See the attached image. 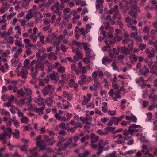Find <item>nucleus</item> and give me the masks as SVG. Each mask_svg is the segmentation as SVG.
Returning <instances> with one entry per match:
<instances>
[{
    "mask_svg": "<svg viewBox=\"0 0 157 157\" xmlns=\"http://www.w3.org/2000/svg\"><path fill=\"white\" fill-rule=\"evenodd\" d=\"M54 98L53 97L51 96V97L47 98L45 100V103L50 106H51L52 105L54 102V101L52 100V99Z\"/></svg>",
    "mask_w": 157,
    "mask_h": 157,
    "instance_id": "obj_21",
    "label": "nucleus"
},
{
    "mask_svg": "<svg viewBox=\"0 0 157 157\" xmlns=\"http://www.w3.org/2000/svg\"><path fill=\"white\" fill-rule=\"evenodd\" d=\"M122 18V17L121 14L119 13L118 12H117L116 13H115L114 14V15L113 16V18L114 19H115L116 18H117L119 20L121 19Z\"/></svg>",
    "mask_w": 157,
    "mask_h": 157,
    "instance_id": "obj_36",
    "label": "nucleus"
},
{
    "mask_svg": "<svg viewBox=\"0 0 157 157\" xmlns=\"http://www.w3.org/2000/svg\"><path fill=\"white\" fill-rule=\"evenodd\" d=\"M82 45L84 48V49L85 51L86 55L88 58H90L91 56L90 55V52L92 50L90 48L88 47L87 45L85 43L82 42Z\"/></svg>",
    "mask_w": 157,
    "mask_h": 157,
    "instance_id": "obj_10",
    "label": "nucleus"
},
{
    "mask_svg": "<svg viewBox=\"0 0 157 157\" xmlns=\"http://www.w3.org/2000/svg\"><path fill=\"white\" fill-rule=\"evenodd\" d=\"M47 77L49 78L50 79L55 83H57L59 79L58 73L54 71H52L51 73L48 75Z\"/></svg>",
    "mask_w": 157,
    "mask_h": 157,
    "instance_id": "obj_6",
    "label": "nucleus"
},
{
    "mask_svg": "<svg viewBox=\"0 0 157 157\" xmlns=\"http://www.w3.org/2000/svg\"><path fill=\"white\" fill-rule=\"evenodd\" d=\"M112 61V59H109L106 57H104L102 59V64L106 66L107 64V62L110 63Z\"/></svg>",
    "mask_w": 157,
    "mask_h": 157,
    "instance_id": "obj_22",
    "label": "nucleus"
},
{
    "mask_svg": "<svg viewBox=\"0 0 157 157\" xmlns=\"http://www.w3.org/2000/svg\"><path fill=\"white\" fill-rule=\"evenodd\" d=\"M87 75H81L79 77L80 80L78 81V83L81 85L87 83L86 77Z\"/></svg>",
    "mask_w": 157,
    "mask_h": 157,
    "instance_id": "obj_13",
    "label": "nucleus"
},
{
    "mask_svg": "<svg viewBox=\"0 0 157 157\" xmlns=\"http://www.w3.org/2000/svg\"><path fill=\"white\" fill-rule=\"evenodd\" d=\"M98 145V149H103L104 145L103 144V141L102 140L100 139L99 140Z\"/></svg>",
    "mask_w": 157,
    "mask_h": 157,
    "instance_id": "obj_42",
    "label": "nucleus"
},
{
    "mask_svg": "<svg viewBox=\"0 0 157 157\" xmlns=\"http://www.w3.org/2000/svg\"><path fill=\"white\" fill-rule=\"evenodd\" d=\"M149 73V70L147 68L146 66L144 67L139 70V73L140 75L145 76H147Z\"/></svg>",
    "mask_w": 157,
    "mask_h": 157,
    "instance_id": "obj_12",
    "label": "nucleus"
},
{
    "mask_svg": "<svg viewBox=\"0 0 157 157\" xmlns=\"http://www.w3.org/2000/svg\"><path fill=\"white\" fill-rule=\"evenodd\" d=\"M116 111L115 110L111 111L110 110H109L108 114L112 116H113L116 115Z\"/></svg>",
    "mask_w": 157,
    "mask_h": 157,
    "instance_id": "obj_61",
    "label": "nucleus"
},
{
    "mask_svg": "<svg viewBox=\"0 0 157 157\" xmlns=\"http://www.w3.org/2000/svg\"><path fill=\"white\" fill-rule=\"evenodd\" d=\"M54 88L51 85H48L45 87L43 89L42 92L43 94L45 96L50 93L52 94L53 92Z\"/></svg>",
    "mask_w": 157,
    "mask_h": 157,
    "instance_id": "obj_7",
    "label": "nucleus"
},
{
    "mask_svg": "<svg viewBox=\"0 0 157 157\" xmlns=\"http://www.w3.org/2000/svg\"><path fill=\"white\" fill-rule=\"evenodd\" d=\"M131 8V9L129 12V13L132 16V18H136L137 16V12H140L139 8L137 6V2L136 0L132 2Z\"/></svg>",
    "mask_w": 157,
    "mask_h": 157,
    "instance_id": "obj_1",
    "label": "nucleus"
},
{
    "mask_svg": "<svg viewBox=\"0 0 157 157\" xmlns=\"http://www.w3.org/2000/svg\"><path fill=\"white\" fill-rule=\"evenodd\" d=\"M46 62L47 63L46 66L48 68V69L47 70V73H49L51 70L53 68L52 65V64L48 63L47 61H46Z\"/></svg>",
    "mask_w": 157,
    "mask_h": 157,
    "instance_id": "obj_30",
    "label": "nucleus"
},
{
    "mask_svg": "<svg viewBox=\"0 0 157 157\" xmlns=\"http://www.w3.org/2000/svg\"><path fill=\"white\" fill-rule=\"evenodd\" d=\"M123 135L125 136L124 137V140L131 138L133 134L128 128V130H125L123 131Z\"/></svg>",
    "mask_w": 157,
    "mask_h": 157,
    "instance_id": "obj_11",
    "label": "nucleus"
},
{
    "mask_svg": "<svg viewBox=\"0 0 157 157\" xmlns=\"http://www.w3.org/2000/svg\"><path fill=\"white\" fill-rule=\"evenodd\" d=\"M51 23V21L50 19H44L43 24L45 25H50V23Z\"/></svg>",
    "mask_w": 157,
    "mask_h": 157,
    "instance_id": "obj_54",
    "label": "nucleus"
},
{
    "mask_svg": "<svg viewBox=\"0 0 157 157\" xmlns=\"http://www.w3.org/2000/svg\"><path fill=\"white\" fill-rule=\"evenodd\" d=\"M145 52L147 58H150L154 57L155 56V54L152 52L148 48H146L145 50Z\"/></svg>",
    "mask_w": 157,
    "mask_h": 157,
    "instance_id": "obj_18",
    "label": "nucleus"
},
{
    "mask_svg": "<svg viewBox=\"0 0 157 157\" xmlns=\"http://www.w3.org/2000/svg\"><path fill=\"white\" fill-rule=\"evenodd\" d=\"M26 94L28 95H30L32 94V91L30 89L25 88V89Z\"/></svg>",
    "mask_w": 157,
    "mask_h": 157,
    "instance_id": "obj_60",
    "label": "nucleus"
},
{
    "mask_svg": "<svg viewBox=\"0 0 157 157\" xmlns=\"http://www.w3.org/2000/svg\"><path fill=\"white\" fill-rule=\"evenodd\" d=\"M48 56V54L46 53H44L42 56H41L40 55V56H36V57L38 58V61L40 60V61H43L46 59Z\"/></svg>",
    "mask_w": 157,
    "mask_h": 157,
    "instance_id": "obj_23",
    "label": "nucleus"
},
{
    "mask_svg": "<svg viewBox=\"0 0 157 157\" xmlns=\"http://www.w3.org/2000/svg\"><path fill=\"white\" fill-rule=\"evenodd\" d=\"M46 52V49L44 48H42L39 50L38 52L36 53V56H40L41 53H44Z\"/></svg>",
    "mask_w": 157,
    "mask_h": 157,
    "instance_id": "obj_47",
    "label": "nucleus"
},
{
    "mask_svg": "<svg viewBox=\"0 0 157 157\" xmlns=\"http://www.w3.org/2000/svg\"><path fill=\"white\" fill-rule=\"evenodd\" d=\"M34 101L36 103H38L40 101H43L44 99L40 96L39 95L37 98H34Z\"/></svg>",
    "mask_w": 157,
    "mask_h": 157,
    "instance_id": "obj_43",
    "label": "nucleus"
},
{
    "mask_svg": "<svg viewBox=\"0 0 157 157\" xmlns=\"http://www.w3.org/2000/svg\"><path fill=\"white\" fill-rule=\"evenodd\" d=\"M15 132L12 133L13 136V137L15 138L18 139L19 138L20 132L19 130L17 129H15L14 130Z\"/></svg>",
    "mask_w": 157,
    "mask_h": 157,
    "instance_id": "obj_32",
    "label": "nucleus"
},
{
    "mask_svg": "<svg viewBox=\"0 0 157 157\" xmlns=\"http://www.w3.org/2000/svg\"><path fill=\"white\" fill-rule=\"evenodd\" d=\"M118 6L117 5H115L113 8L111 9L109 11V14H112L113 13H116L118 12Z\"/></svg>",
    "mask_w": 157,
    "mask_h": 157,
    "instance_id": "obj_28",
    "label": "nucleus"
},
{
    "mask_svg": "<svg viewBox=\"0 0 157 157\" xmlns=\"http://www.w3.org/2000/svg\"><path fill=\"white\" fill-rule=\"evenodd\" d=\"M75 55L79 56L80 58H82L83 56V54L81 53L79 49Z\"/></svg>",
    "mask_w": 157,
    "mask_h": 157,
    "instance_id": "obj_64",
    "label": "nucleus"
},
{
    "mask_svg": "<svg viewBox=\"0 0 157 157\" xmlns=\"http://www.w3.org/2000/svg\"><path fill=\"white\" fill-rule=\"evenodd\" d=\"M26 98L25 97L23 99H21L19 101H17L16 103L17 105H21L25 104V102Z\"/></svg>",
    "mask_w": 157,
    "mask_h": 157,
    "instance_id": "obj_45",
    "label": "nucleus"
},
{
    "mask_svg": "<svg viewBox=\"0 0 157 157\" xmlns=\"http://www.w3.org/2000/svg\"><path fill=\"white\" fill-rule=\"evenodd\" d=\"M10 97L8 95H3L1 96V99L4 101H6V99H9Z\"/></svg>",
    "mask_w": 157,
    "mask_h": 157,
    "instance_id": "obj_52",
    "label": "nucleus"
},
{
    "mask_svg": "<svg viewBox=\"0 0 157 157\" xmlns=\"http://www.w3.org/2000/svg\"><path fill=\"white\" fill-rule=\"evenodd\" d=\"M35 149H33L30 150V154L31 155L30 157H37L38 155Z\"/></svg>",
    "mask_w": 157,
    "mask_h": 157,
    "instance_id": "obj_35",
    "label": "nucleus"
},
{
    "mask_svg": "<svg viewBox=\"0 0 157 157\" xmlns=\"http://www.w3.org/2000/svg\"><path fill=\"white\" fill-rule=\"evenodd\" d=\"M72 43V44L74 45H76L78 47H80L81 45V44L80 42L77 41L75 40H73Z\"/></svg>",
    "mask_w": 157,
    "mask_h": 157,
    "instance_id": "obj_56",
    "label": "nucleus"
},
{
    "mask_svg": "<svg viewBox=\"0 0 157 157\" xmlns=\"http://www.w3.org/2000/svg\"><path fill=\"white\" fill-rule=\"evenodd\" d=\"M42 137V135H39L34 140L37 147H40L41 149H44L46 148V146L43 145L44 141L41 140Z\"/></svg>",
    "mask_w": 157,
    "mask_h": 157,
    "instance_id": "obj_3",
    "label": "nucleus"
},
{
    "mask_svg": "<svg viewBox=\"0 0 157 157\" xmlns=\"http://www.w3.org/2000/svg\"><path fill=\"white\" fill-rule=\"evenodd\" d=\"M94 83L93 84V86L94 87V88L97 90L100 85L99 80H94Z\"/></svg>",
    "mask_w": 157,
    "mask_h": 157,
    "instance_id": "obj_27",
    "label": "nucleus"
},
{
    "mask_svg": "<svg viewBox=\"0 0 157 157\" xmlns=\"http://www.w3.org/2000/svg\"><path fill=\"white\" fill-rule=\"evenodd\" d=\"M124 58V56L123 55L121 54L119 55L117 57V60L120 61V63H121L122 64H123L124 63L123 61Z\"/></svg>",
    "mask_w": 157,
    "mask_h": 157,
    "instance_id": "obj_41",
    "label": "nucleus"
},
{
    "mask_svg": "<svg viewBox=\"0 0 157 157\" xmlns=\"http://www.w3.org/2000/svg\"><path fill=\"white\" fill-rule=\"evenodd\" d=\"M16 117H13L11 121L14 124V126L16 127H17L19 126L18 123V121L15 119Z\"/></svg>",
    "mask_w": 157,
    "mask_h": 157,
    "instance_id": "obj_50",
    "label": "nucleus"
},
{
    "mask_svg": "<svg viewBox=\"0 0 157 157\" xmlns=\"http://www.w3.org/2000/svg\"><path fill=\"white\" fill-rule=\"evenodd\" d=\"M129 58L130 60H133L134 62H136L137 60L138 57L134 53L131 54L129 56Z\"/></svg>",
    "mask_w": 157,
    "mask_h": 157,
    "instance_id": "obj_31",
    "label": "nucleus"
},
{
    "mask_svg": "<svg viewBox=\"0 0 157 157\" xmlns=\"http://www.w3.org/2000/svg\"><path fill=\"white\" fill-rule=\"evenodd\" d=\"M15 44L16 45L20 47L23 48L24 47V45L22 44V42L16 39L15 42Z\"/></svg>",
    "mask_w": 157,
    "mask_h": 157,
    "instance_id": "obj_40",
    "label": "nucleus"
},
{
    "mask_svg": "<svg viewBox=\"0 0 157 157\" xmlns=\"http://www.w3.org/2000/svg\"><path fill=\"white\" fill-rule=\"evenodd\" d=\"M98 73V70H96L95 71L93 72L92 74V76L93 80H99L97 77V76Z\"/></svg>",
    "mask_w": 157,
    "mask_h": 157,
    "instance_id": "obj_33",
    "label": "nucleus"
},
{
    "mask_svg": "<svg viewBox=\"0 0 157 157\" xmlns=\"http://www.w3.org/2000/svg\"><path fill=\"white\" fill-rule=\"evenodd\" d=\"M91 28V26L90 24H87L86 25L85 28L86 32L87 33L90 31V29Z\"/></svg>",
    "mask_w": 157,
    "mask_h": 157,
    "instance_id": "obj_53",
    "label": "nucleus"
},
{
    "mask_svg": "<svg viewBox=\"0 0 157 157\" xmlns=\"http://www.w3.org/2000/svg\"><path fill=\"white\" fill-rule=\"evenodd\" d=\"M146 47V45L144 44L140 43L138 46V48L139 49L141 50H143L145 49Z\"/></svg>",
    "mask_w": 157,
    "mask_h": 157,
    "instance_id": "obj_46",
    "label": "nucleus"
},
{
    "mask_svg": "<svg viewBox=\"0 0 157 157\" xmlns=\"http://www.w3.org/2000/svg\"><path fill=\"white\" fill-rule=\"evenodd\" d=\"M123 36L124 39L123 40L122 42L123 44H127L132 41L131 39L129 38V35L127 34V33H124V34Z\"/></svg>",
    "mask_w": 157,
    "mask_h": 157,
    "instance_id": "obj_14",
    "label": "nucleus"
},
{
    "mask_svg": "<svg viewBox=\"0 0 157 157\" xmlns=\"http://www.w3.org/2000/svg\"><path fill=\"white\" fill-rule=\"evenodd\" d=\"M114 138H116L117 140L115 142L118 144H121L125 142V140L123 138V136L121 134H119L115 136Z\"/></svg>",
    "mask_w": 157,
    "mask_h": 157,
    "instance_id": "obj_9",
    "label": "nucleus"
},
{
    "mask_svg": "<svg viewBox=\"0 0 157 157\" xmlns=\"http://www.w3.org/2000/svg\"><path fill=\"white\" fill-rule=\"evenodd\" d=\"M54 12L56 14L59 16H61L62 14V10H60L59 8H56Z\"/></svg>",
    "mask_w": 157,
    "mask_h": 157,
    "instance_id": "obj_48",
    "label": "nucleus"
},
{
    "mask_svg": "<svg viewBox=\"0 0 157 157\" xmlns=\"http://www.w3.org/2000/svg\"><path fill=\"white\" fill-rule=\"evenodd\" d=\"M143 92L142 97L144 98H145L147 96L148 94L147 90H146L144 91H143Z\"/></svg>",
    "mask_w": 157,
    "mask_h": 157,
    "instance_id": "obj_63",
    "label": "nucleus"
},
{
    "mask_svg": "<svg viewBox=\"0 0 157 157\" xmlns=\"http://www.w3.org/2000/svg\"><path fill=\"white\" fill-rule=\"evenodd\" d=\"M45 109L44 107H41L39 108H36L34 110L39 114H41L43 113V111Z\"/></svg>",
    "mask_w": 157,
    "mask_h": 157,
    "instance_id": "obj_26",
    "label": "nucleus"
},
{
    "mask_svg": "<svg viewBox=\"0 0 157 157\" xmlns=\"http://www.w3.org/2000/svg\"><path fill=\"white\" fill-rule=\"evenodd\" d=\"M148 98L151 101L154 102H156L157 101V95H155V96H149Z\"/></svg>",
    "mask_w": 157,
    "mask_h": 157,
    "instance_id": "obj_37",
    "label": "nucleus"
},
{
    "mask_svg": "<svg viewBox=\"0 0 157 157\" xmlns=\"http://www.w3.org/2000/svg\"><path fill=\"white\" fill-rule=\"evenodd\" d=\"M1 114L2 115H4L6 116H9L10 115V114L8 111L5 110L4 109H1Z\"/></svg>",
    "mask_w": 157,
    "mask_h": 157,
    "instance_id": "obj_44",
    "label": "nucleus"
},
{
    "mask_svg": "<svg viewBox=\"0 0 157 157\" xmlns=\"http://www.w3.org/2000/svg\"><path fill=\"white\" fill-rule=\"evenodd\" d=\"M120 121V119H119L118 118L113 117L108 121L107 125L112 126L113 124H114L115 125H117Z\"/></svg>",
    "mask_w": 157,
    "mask_h": 157,
    "instance_id": "obj_8",
    "label": "nucleus"
},
{
    "mask_svg": "<svg viewBox=\"0 0 157 157\" xmlns=\"http://www.w3.org/2000/svg\"><path fill=\"white\" fill-rule=\"evenodd\" d=\"M116 152L115 151H113L112 153L108 154L107 155L106 157H117L116 155Z\"/></svg>",
    "mask_w": 157,
    "mask_h": 157,
    "instance_id": "obj_59",
    "label": "nucleus"
},
{
    "mask_svg": "<svg viewBox=\"0 0 157 157\" xmlns=\"http://www.w3.org/2000/svg\"><path fill=\"white\" fill-rule=\"evenodd\" d=\"M84 99L82 101V104L83 105H86L87 104L89 101L85 98V96H84Z\"/></svg>",
    "mask_w": 157,
    "mask_h": 157,
    "instance_id": "obj_62",
    "label": "nucleus"
},
{
    "mask_svg": "<svg viewBox=\"0 0 157 157\" xmlns=\"http://www.w3.org/2000/svg\"><path fill=\"white\" fill-rule=\"evenodd\" d=\"M42 29L44 31H48L49 32H51L52 30V28L49 25H46Z\"/></svg>",
    "mask_w": 157,
    "mask_h": 157,
    "instance_id": "obj_38",
    "label": "nucleus"
},
{
    "mask_svg": "<svg viewBox=\"0 0 157 157\" xmlns=\"http://www.w3.org/2000/svg\"><path fill=\"white\" fill-rule=\"evenodd\" d=\"M133 43V41L132 40V41L131 42V43L128 44V47L129 48V49H128V50H129V51L130 52H132V49L133 48V46L132 45Z\"/></svg>",
    "mask_w": 157,
    "mask_h": 157,
    "instance_id": "obj_58",
    "label": "nucleus"
},
{
    "mask_svg": "<svg viewBox=\"0 0 157 157\" xmlns=\"http://www.w3.org/2000/svg\"><path fill=\"white\" fill-rule=\"evenodd\" d=\"M129 129L133 134L134 133L142 131V127L140 125L135 124H131L128 127Z\"/></svg>",
    "mask_w": 157,
    "mask_h": 157,
    "instance_id": "obj_5",
    "label": "nucleus"
},
{
    "mask_svg": "<svg viewBox=\"0 0 157 157\" xmlns=\"http://www.w3.org/2000/svg\"><path fill=\"white\" fill-rule=\"evenodd\" d=\"M88 155L89 153L87 151L83 154L79 153L78 154V156L79 157H86Z\"/></svg>",
    "mask_w": 157,
    "mask_h": 157,
    "instance_id": "obj_57",
    "label": "nucleus"
},
{
    "mask_svg": "<svg viewBox=\"0 0 157 157\" xmlns=\"http://www.w3.org/2000/svg\"><path fill=\"white\" fill-rule=\"evenodd\" d=\"M21 121L22 123L25 124H27L29 122V119L25 116H23L22 118H21Z\"/></svg>",
    "mask_w": 157,
    "mask_h": 157,
    "instance_id": "obj_39",
    "label": "nucleus"
},
{
    "mask_svg": "<svg viewBox=\"0 0 157 157\" xmlns=\"http://www.w3.org/2000/svg\"><path fill=\"white\" fill-rule=\"evenodd\" d=\"M104 2V0H96V7L97 9L98 10L100 8L101 6L103 5Z\"/></svg>",
    "mask_w": 157,
    "mask_h": 157,
    "instance_id": "obj_25",
    "label": "nucleus"
},
{
    "mask_svg": "<svg viewBox=\"0 0 157 157\" xmlns=\"http://www.w3.org/2000/svg\"><path fill=\"white\" fill-rule=\"evenodd\" d=\"M56 53L51 52L48 54V58L51 59L55 60L56 59Z\"/></svg>",
    "mask_w": 157,
    "mask_h": 157,
    "instance_id": "obj_29",
    "label": "nucleus"
},
{
    "mask_svg": "<svg viewBox=\"0 0 157 157\" xmlns=\"http://www.w3.org/2000/svg\"><path fill=\"white\" fill-rule=\"evenodd\" d=\"M72 142V139L71 138H70L69 139L68 141H67L66 143H65L63 146V147L62 148H59L58 149V151H61V150L64 149L67 147L69 146V145Z\"/></svg>",
    "mask_w": 157,
    "mask_h": 157,
    "instance_id": "obj_24",
    "label": "nucleus"
},
{
    "mask_svg": "<svg viewBox=\"0 0 157 157\" xmlns=\"http://www.w3.org/2000/svg\"><path fill=\"white\" fill-rule=\"evenodd\" d=\"M66 127V124L64 123H61L57 127L55 128V130H59L60 128H61L62 129H64Z\"/></svg>",
    "mask_w": 157,
    "mask_h": 157,
    "instance_id": "obj_49",
    "label": "nucleus"
},
{
    "mask_svg": "<svg viewBox=\"0 0 157 157\" xmlns=\"http://www.w3.org/2000/svg\"><path fill=\"white\" fill-rule=\"evenodd\" d=\"M56 35L55 33H52L51 35H49V37L48 38L51 40H53L56 37Z\"/></svg>",
    "mask_w": 157,
    "mask_h": 157,
    "instance_id": "obj_55",
    "label": "nucleus"
},
{
    "mask_svg": "<svg viewBox=\"0 0 157 157\" xmlns=\"http://www.w3.org/2000/svg\"><path fill=\"white\" fill-rule=\"evenodd\" d=\"M30 70L31 72L30 73V75L32 77L33 79H36L37 76V70H35V68L33 67H31Z\"/></svg>",
    "mask_w": 157,
    "mask_h": 157,
    "instance_id": "obj_17",
    "label": "nucleus"
},
{
    "mask_svg": "<svg viewBox=\"0 0 157 157\" xmlns=\"http://www.w3.org/2000/svg\"><path fill=\"white\" fill-rule=\"evenodd\" d=\"M69 124H71L72 125L74 126V128H81L82 127V125L80 123L76 122L72 120L71 121Z\"/></svg>",
    "mask_w": 157,
    "mask_h": 157,
    "instance_id": "obj_16",
    "label": "nucleus"
},
{
    "mask_svg": "<svg viewBox=\"0 0 157 157\" xmlns=\"http://www.w3.org/2000/svg\"><path fill=\"white\" fill-rule=\"evenodd\" d=\"M92 119V117H90L88 114H87L86 117L84 118L83 117H80V120L82 121L83 123H85L86 121H91Z\"/></svg>",
    "mask_w": 157,
    "mask_h": 157,
    "instance_id": "obj_20",
    "label": "nucleus"
},
{
    "mask_svg": "<svg viewBox=\"0 0 157 157\" xmlns=\"http://www.w3.org/2000/svg\"><path fill=\"white\" fill-rule=\"evenodd\" d=\"M12 130L10 127H7L3 131V133L0 134V139L2 140L8 136L10 138L11 136Z\"/></svg>",
    "mask_w": 157,
    "mask_h": 157,
    "instance_id": "obj_2",
    "label": "nucleus"
},
{
    "mask_svg": "<svg viewBox=\"0 0 157 157\" xmlns=\"http://www.w3.org/2000/svg\"><path fill=\"white\" fill-rule=\"evenodd\" d=\"M17 93L19 98L24 97L25 94L24 91L21 89L18 90L17 91Z\"/></svg>",
    "mask_w": 157,
    "mask_h": 157,
    "instance_id": "obj_34",
    "label": "nucleus"
},
{
    "mask_svg": "<svg viewBox=\"0 0 157 157\" xmlns=\"http://www.w3.org/2000/svg\"><path fill=\"white\" fill-rule=\"evenodd\" d=\"M58 72L63 73L65 71V68L64 66H61L58 68L57 69Z\"/></svg>",
    "mask_w": 157,
    "mask_h": 157,
    "instance_id": "obj_51",
    "label": "nucleus"
},
{
    "mask_svg": "<svg viewBox=\"0 0 157 157\" xmlns=\"http://www.w3.org/2000/svg\"><path fill=\"white\" fill-rule=\"evenodd\" d=\"M120 50V53L126 55H129L130 52L129 50H128V48L125 47L121 48Z\"/></svg>",
    "mask_w": 157,
    "mask_h": 157,
    "instance_id": "obj_19",
    "label": "nucleus"
},
{
    "mask_svg": "<svg viewBox=\"0 0 157 157\" xmlns=\"http://www.w3.org/2000/svg\"><path fill=\"white\" fill-rule=\"evenodd\" d=\"M35 69L37 71H43L44 68V64L39 62L38 60H37L36 63L35 65Z\"/></svg>",
    "mask_w": 157,
    "mask_h": 157,
    "instance_id": "obj_15",
    "label": "nucleus"
},
{
    "mask_svg": "<svg viewBox=\"0 0 157 157\" xmlns=\"http://www.w3.org/2000/svg\"><path fill=\"white\" fill-rule=\"evenodd\" d=\"M91 138V147L93 148H94L97 147V145L96 143L98 140L99 137L93 133H91L90 134Z\"/></svg>",
    "mask_w": 157,
    "mask_h": 157,
    "instance_id": "obj_4",
    "label": "nucleus"
}]
</instances>
